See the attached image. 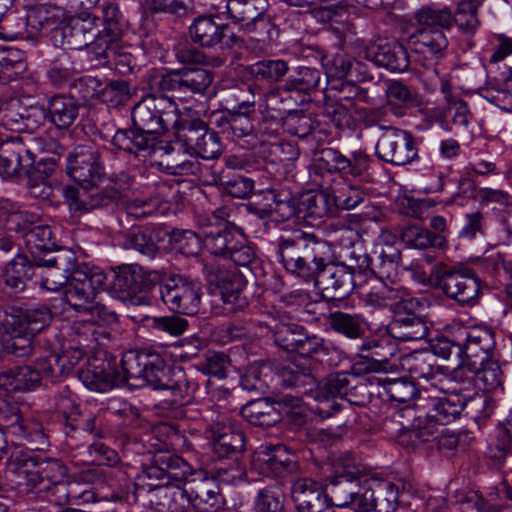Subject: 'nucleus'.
Returning <instances> with one entry per match:
<instances>
[{
	"label": "nucleus",
	"mask_w": 512,
	"mask_h": 512,
	"mask_svg": "<svg viewBox=\"0 0 512 512\" xmlns=\"http://www.w3.org/2000/svg\"><path fill=\"white\" fill-rule=\"evenodd\" d=\"M254 471L248 470L244 464L238 460L230 462H221L215 468V477L222 484L239 485L245 482H253L257 479L253 477Z\"/></svg>",
	"instance_id": "bf43d9fd"
},
{
	"label": "nucleus",
	"mask_w": 512,
	"mask_h": 512,
	"mask_svg": "<svg viewBox=\"0 0 512 512\" xmlns=\"http://www.w3.org/2000/svg\"><path fill=\"white\" fill-rule=\"evenodd\" d=\"M214 80L213 73L205 68H184L150 76V86L162 92H171L172 98L183 101L193 95H204Z\"/></svg>",
	"instance_id": "0eeeda50"
},
{
	"label": "nucleus",
	"mask_w": 512,
	"mask_h": 512,
	"mask_svg": "<svg viewBox=\"0 0 512 512\" xmlns=\"http://www.w3.org/2000/svg\"><path fill=\"white\" fill-rule=\"evenodd\" d=\"M204 247L213 255L227 257L233 245H236L235 234L228 226H211L201 232Z\"/></svg>",
	"instance_id": "de8ad7c7"
},
{
	"label": "nucleus",
	"mask_w": 512,
	"mask_h": 512,
	"mask_svg": "<svg viewBox=\"0 0 512 512\" xmlns=\"http://www.w3.org/2000/svg\"><path fill=\"white\" fill-rule=\"evenodd\" d=\"M145 285V276L141 267L130 265L120 268L114 273L112 292L121 301L130 305L146 304L142 291Z\"/></svg>",
	"instance_id": "a878e982"
},
{
	"label": "nucleus",
	"mask_w": 512,
	"mask_h": 512,
	"mask_svg": "<svg viewBox=\"0 0 512 512\" xmlns=\"http://www.w3.org/2000/svg\"><path fill=\"white\" fill-rule=\"evenodd\" d=\"M11 316H4L0 334L2 335V350L4 354L15 357H26L33 351L34 335L18 325V320Z\"/></svg>",
	"instance_id": "c9c22d12"
},
{
	"label": "nucleus",
	"mask_w": 512,
	"mask_h": 512,
	"mask_svg": "<svg viewBox=\"0 0 512 512\" xmlns=\"http://www.w3.org/2000/svg\"><path fill=\"white\" fill-rule=\"evenodd\" d=\"M407 44L414 53L437 62L445 56L449 42L442 29L422 27L408 37Z\"/></svg>",
	"instance_id": "c756f323"
},
{
	"label": "nucleus",
	"mask_w": 512,
	"mask_h": 512,
	"mask_svg": "<svg viewBox=\"0 0 512 512\" xmlns=\"http://www.w3.org/2000/svg\"><path fill=\"white\" fill-rule=\"evenodd\" d=\"M359 57L391 72H404L410 64L406 48L396 40L370 42L360 51Z\"/></svg>",
	"instance_id": "6ab92c4d"
},
{
	"label": "nucleus",
	"mask_w": 512,
	"mask_h": 512,
	"mask_svg": "<svg viewBox=\"0 0 512 512\" xmlns=\"http://www.w3.org/2000/svg\"><path fill=\"white\" fill-rule=\"evenodd\" d=\"M66 476V468L58 461H48L39 466L35 471L27 474V486L32 493L47 490L55 482L63 480Z\"/></svg>",
	"instance_id": "c03bdc74"
},
{
	"label": "nucleus",
	"mask_w": 512,
	"mask_h": 512,
	"mask_svg": "<svg viewBox=\"0 0 512 512\" xmlns=\"http://www.w3.org/2000/svg\"><path fill=\"white\" fill-rule=\"evenodd\" d=\"M474 382L475 386L485 393H503V373L499 364L489 358L485 363L479 364L476 369L465 367L462 381L457 383Z\"/></svg>",
	"instance_id": "4c0bfd02"
},
{
	"label": "nucleus",
	"mask_w": 512,
	"mask_h": 512,
	"mask_svg": "<svg viewBox=\"0 0 512 512\" xmlns=\"http://www.w3.org/2000/svg\"><path fill=\"white\" fill-rule=\"evenodd\" d=\"M158 143V137L144 129H119L112 138V144L119 150L131 154H151Z\"/></svg>",
	"instance_id": "58836bf2"
},
{
	"label": "nucleus",
	"mask_w": 512,
	"mask_h": 512,
	"mask_svg": "<svg viewBox=\"0 0 512 512\" xmlns=\"http://www.w3.org/2000/svg\"><path fill=\"white\" fill-rule=\"evenodd\" d=\"M26 107L18 98H11L0 105V125L4 128L22 132L25 130L24 113Z\"/></svg>",
	"instance_id": "0e129e2a"
},
{
	"label": "nucleus",
	"mask_w": 512,
	"mask_h": 512,
	"mask_svg": "<svg viewBox=\"0 0 512 512\" xmlns=\"http://www.w3.org/2000/svg\"><path fill=\"white\" fill-rule=\"evenodd\" d=\"M480 5L479 0H461L458 3L453 22L457 24L460 30L465 33H474L480 26L477 10Z\"/></svg>",
	"instance_id": "338daca9"
},
{
	"label": "nucleus",
	"mask_w": 512,
	"mask_h": 512,
	"mask_svg": "<svg viewBox=\"0 0 512 512\" xmlns=\"http://www.w3.org/2000/svg\"><path fill=\"white\" fill-rule=\"evenodd\" d=\"M372 383L382 388V391L378 392L380 395L398 403H406L417 394L414 383L406 378H391L386 375L376 376Z\"/></svg>",
	"instance_id": "49530a36"
},
{
	"label": "nucleus",
	"mask_w": 512,
	"mask_h": 512,
	"mask_svg": "<svg viewBox=\"0 0 512 512\" xmlns=\"http://www.w3.org/2000/svg\"><path fill=\"white\" fill-rule=\"evenodd\" d=\"M66 11L54 4H41L33 7L27 14V22L41 29H57L65 23Z\"/></svg>",
	"instance_id": "3c124183"
},
{
	"label": "nucleus",
	"mask_w": 512,
	"mask_h": 512,
	"mask_svg": "<svg viewBox=\"0 0 512 512\" xmlns=\"http://www.w3.org/2000/svg\"><path fill=\"white\" fill-rule=\"evenodd\" d=\"M66 170L69 177L81 186H94L104 170L99 150L91 145L75 147L67 156Z\"/></svg>",
	"instance_id": "a211bd4d"
},
{
	"label": "nucleus",
	"mask_w": 512,
	"mask_h": 512,
	"mask_svg": "<svg viewBox=\"0 0 512 512\" xmlns=\"http://www.w3.org/2000/svg\"><path fill=\"white\" fill-rule=\"evenodd\" d=\"M121 364L128 377L143 380L155 390H169L176 399L189 397L196 389V384L187 380L183 368L167 366L156 351H129Z\"/></svg>",
	"instance_id": "20e7f679"
},
{
	"label": "nucleus",
	"mask_w": 512,
	"mask_h": 512,
	"mask_svg": "<svg viewBox=\"0 0 512 512\" xmlns=\"http://www.w3.org/2000/svg\"><path fill=\"white\" fill-rule=\"evenodd\" d=\"M279 261L290 273L315 286L329 299H341L362 285L365 277L344 264L329 263L330 246L314 234L295 230L277 240Z\"/></svg>",
	"instance_id": "f257e3e1"
},
{
	"label": "nucleus",
	"mask_w": 512,
	"mask_h": 512,
	"mask_svg": "<svg viewBox=\"0 0 512 512\" xmlns=\"http://www.w3.org/2000/svg\"><path fill=\"white\" fill-rule=\"evenodd\" d=\"M372 281L369 291L363 294V301L366 306L373 309L392 308L402 286H389L376 277H368Z\"/></svg>",
	"instance_id": "8fccbe9b"
},
{
	"label": "nucleus",
	"mask_w": 512,
	"mask_h": 512,
	"mask_svg": "<svg viewBox=\"0 0 512 512\" xmlns=\"http://www.w3.org/2000/svg\"><path fill=\"white\" fill-rule=\"evenodd\" d=\"M192 474V466L182 457L170 452L156 453L145 469L151 501L166 512L194 511L204 501L203 497L193 496L179 484Z\"/></svg>",
	"instance_id": "f03ea898"
},
{
	"label": "nucleus",
	"mask_w": 512,
	"mask_h": 512,
	"mask_svg": "<svg viewBox=\"0 0 512 512\" xmlns=\"http://www.w3.org/2000/svg\"><path fill=\"white\" fill-rule=\"evenodd\" d=\"M240 413L250 424L260 427H271L280 420V414L263 399L249 402L242 407Z\"/></svg>",
	"instance_id": "5fc2aeb1"
},
{
	"label": "nucleus",
	"mask_w": 512,
	"mask_h": 512,
	"mask_svg": "<svg viewBox=\"0 0 512 512\" xmlns=\"http://www.w3.org/2000/svg\"><path fill=\"white\" fill-rule=\"evenodd\" d=\"M252 41L270 44L278 36V30L266 12L240 28Z\"/></svg>",
	"instance_id": "e2e57ef3"
},
{
	"label": "nucleus",
	"mask_w": 512,
	"mask_h": 512,
	"mask_svg": "<svg viewBox=\"0 0 512 512\" xmlns=\"http://www.w3.org/2000/svg\"><path fill=\"white\" fill-rule=\"evenodd\" d=\"M369 157L362 151L346 157L333 148H323L314 153L309 165L311 182L323 191L330 190L334 174L357 177L366 169Z\"/></svg>",
	"instance_id": "423d86ee"
},
{
	"label": "nucleus",
	"mask_w": 512,
	"mask_h": 512,
	"mask_svg": "<svg viewBox=\"0 0 512 512\" xmlns=\"http://www.w3.org/2000/svg\"><path fill=\"white\" fill-rule=\"evenodd\" d=\"M331 328L350 339L360 338L364 331V319L359 314L335 311L329 315Z\"/></svg>",
	"instance_id": "4d7b16f0"
},
{
	"label": "nucleus",
	"mask_w": 512,
	"mask_h": 512,
	"mask_svg": "<svg viewBox=\"0 0 512 512\" xmlns=\"http://www.w3.org/2000/svg\"><path fill=\"white\" fill-rule=\"evenodd\" d=\"M323 67L328 81L347 78L349 81L364 82L373 78L365 63L345 53L324 57Z\"/></svg>",
	"instance_id": "c85d7f7f"
},
{
	"label": "nucleus",
	"mask_w": 512,
	"mask_h": 512,
	"mask_svg": "<svg viewBox=\"0 0 512 512\" xmlns=\"http://www.w3.org/2000/svg\"><path fill=\"white\" fill-rule=\"evenodd\" d=\"M81 382L90 390L105 392L113 387L124 385L130 377L123 370V375L117 372L109 363L88 361L87 365L77 371Z\"/></svg>",
	"instance_id": "cd10ccee"
},
{
	"label": "nucleus",
	"mask_w": 512,
	"mask_h": 512,
	"mask_svg": "<svg viewBox=\"0 0 512 512\" xmlns=\"http://www.w3.org/2000/svg\"><path fill=\"white\" fill-rule=\"evenodd\" d=\"M34 155L20 137L5 139L0 146V176L4 180L31 173Z\"/></svg>",
	"instance_id": "4be33fe9"
},
{
	"label": "nucleus",
	"mask_w": 512,
	"mask_h": 512,
	"mask_svg": "<svg viewBox=\"0 0 512 512\" xmlns=\"http://www.w3.org/2000/svg\"><path fill=\"white\" fill-rule=\"evenodd\" d=\"M81 103L72 95L58 94L48 101V114L52 124L59 129H68L79 117Z\"/></svg>",
	"instance_id": "ea45409f"
},
{
	"label": "nucleus",
	"mask_w": 512,
	"mask_h": 512,
	"mask_svg": "<svg viewBox=\"0 0 512 512\" xmlns=\"http://www.w3.org/2000/svg\"><path fill=\"white\" fill-rule=\"evenodd\" d=\"M75 257L71 254H58L46 259L43 265L36 268L42 269L40 285L48 291H58L64 285L67 286L71 274L76 269Z\"/></svg>",
	"instance_id": "72a5a7b5"
},
{
	"label": "nucleus",
	"mask_w": 512,
	"mask_h": 512,
	"mask_svg": "<svg viewBox=\"0 0 512 512\" xmlns=\"http://www.w3.org/2000/svg\"><path fill=\"white\" fill-rule=\"evenodd\" d=\"M27 70L25 53L13 46L0 45V83L18 81Z\"/></svg>",
	"instance_id": "79ce46f5"
},
{
	"label": "nucleus",
	"mask_w": 512,
	"mask_h": 512,
	"mask_svg": "<svg viewBox=\"0 0 512 512\" xmlns=\"http://www.w3.org/2000/svg\"><path fill=\"white\" fill-rule=\"evenodd\" d=\"M116 322V313L105 306H96L91 313H84L83 318L72 324V340L77 346L94 353L109 340V326Z\"/></svg>",
	"instance_id": "9d476101"
},
{
	"label": "nucleus",
	"mask_w": 512,
	"mask_h": 512,
	"mask_svg": "<svg viewBox=\"0 0 512 512\" xmlns=\"http://www.w3.org/2000/svg\"><path fill=\"white\" fill-rule=\"evenodd\" d=\"M161 299L170 311L185 315L198 312L203 295L200 281L185 275L174 274L159 285Z\"/></svg>",
	"instance_id": "9b49d317"
},
{
	"label": "nucleus",
	"mask_w": 512,
	"mask_h": 512,
	"mask_svg": "<svg viewBox=\"0 0 512 512\" xmlns=\"http://www.w3.org/2000/svg\"><path fill=\"white\" fill-rule=\"evenodd\" d=\"M329 194L333 196L335 204L345 210L357 207L365 196L363 190L358 186L348 183H344L338 189H334L332 186L330 190H326V193H320L310 199V203L313 202V206H309L312 216L322 218L329 213V209L326 207Z\"/></svg>",
	"instance_id": "2f4dec72"
},
{
	"label": "nucleus",
	"mask_w": 512,
	"mask_h": 512,
	"mask_svg": "<svg viewBox=\"0 0 512 512\" xmlns=\"http://www.w3.org/2000/svg\"><path fill=\"white\" fill-rule=\"evenodd\" d=\"M4 316H11L18 320V325L26 331L35 335L46 327L52 320V314L48 307L37 306L26 310L12 309L6 312Z\"/></svg>",
	"instance_id": "09e8293b"
},
{
	"label": "nucleus",
	"mask_w": 512,
	"mask_h": 512,
	"mask_svg": "<svg viewBox=\"0 0 512 512\" xmlns=\"http://www.w3.org/2000/svg\"><path fill=\"white\" fill-rule=\"evenodd\" d=\"M102 22L103 29L97 31V45H99L100 51H97L96 54L105 56L109 53V49H112L111 45L114 41H119L126 26L124 16L116 2L107 1L103 4Z\"/></svg>",
	"instance_id": "e433bc0d"
},
{
	"label": "nucleus",
	"mask_w": 512,
	"mask_h": 512,
	"mask_svg": "<svg viewBox=\"0 0 512 512\" xmlns=\"http://www.w3.org/2000/svg\"><path fill=\"white\" fill-rule=\"evenodd\" d=\"M34 266L25 255L15 256L6 266L3 273L4 283L15 291H22L34 274Z\"/></svg>",
	"instance_id": "864d4df0"
},
{
	"label": "nucleus",
	"mask_w": 512,
	"mask_h": 512,
	"mask_svg": "<svg viewBox=\"0 0 512 512\" xmlns=\"http://www.w3.org/2000/svg\"><path fill=\"white\" fill-rule=\"evenodd\" d=\"M440 91L446 103L444 117L447 123H451L458 129L466 130L472 118L466 102L457 93H454L452 85L446 78L440 80Z\"/></svg>",
	"instance_id": "a19ab883"
},
{
	"label": "nucleus",
	"mask_w": 512,
	"mask_h": 512,
	"mask_svg": "<svg viewBox=\"0 0 512 512\" xmlns=\"http://www.w3.org/2000/svg\"><path fill=\"white\" fill-rule=\"evenodd\" d=\"M99 18L85 13V17L78 19L70 26L62 27L64 43L69 49L80 50L91 45V50L96 55L100 51L97 45V29Z\"/></svg>",
	"instance_id": "f704fd0d"
},
{
	"label": "nucleus",
	"mask_w": 512,
	"mask_h": 512,
	"mask_svg": "<svg viewBox=\"0 0 512 512\" xmlns=\"http://www.w3.org/2000/svg\"><path fill=\"white\" fill-rule=\"evenodd\" d=\"M402 366L411 377L427 381L431 387L438 391H448L449 384L455 382L452 376L446 375L436 365L434 355L427 351H415L406 355L402 360Z\"/></svg>",
	"instance_id": "412c9836"
},
{
	"label": "nucleus",
	"mask_w": 512,
	"mask_h": 512,
	"mask_svg": "<svg viewBox=\"0 0 512 512\" xmlns=\"http://www.w3.org/2000/svg\"><path fill=\"white\" fill-rule=\"evenodd\" d=\"M441 392L444 395H429L426 398L424 415L417 416L411 426L400 422L404 412L397 411L390 419L385 420V429L403 445L414 446L418 442L427 441L433 434L435 426L454 422L467 405L466 398L457 393L450 385L448 391Z\"/></svg>",
	"instance_id": "7ed1b4c3"
},
{
	"label": "nucleus",
	"mask_w": 512,
	"mask_h": 512,
	"mask_svg": "<svg viewBox=\"0 0 512 512\" xmlns=\"http://www.w3.org/2000/svg\"><path fill=\"white\" fill-rule=\"evenodd\" d=\"M52 363L45 358L37 359L30 365L17 367L0 374V388L4 390H30L37 387L42 379L51 378Z\"/></svg>",
	"instance_id": "5701e85b"
},
{
	"label": "nucleus",
	"mask_w": 512,
	"mask_h": 512,
	"mask_svg": "<svg viewBox=\"0 0 512 512\" xmlns=\"http://www.w3.org/2000/svg\"><path fill=\"white\" fill-rule=\"evenodd\" d=\"M416 22L423 27L449 29L453 23V14L449 7L426 6L415 13Z\"/></svg>",
	"instance_id": "052dcab7"
},
{
	"label": "nucleus",
	"mask_w": 512,
	"mask_h": 512,
	"mask_svg": "<svg viewBox=\"0 0 512 512\" xmlns=\"http://www.w3.org/2000/svg\"><path fill=\"white\" fill-rule=\"evenodd\" d=\"M291 496L298 512H334L326 489L310 478H298L291 486Z\"/></svg>",
	"instance_id": "bb28decb"
},
{
	"label": "nucleus",
	"mask_w": 512,
	"mask_h": 512,
	"mask_svg": "<svg viewBox=\"0 0 512 512\" xmlns=\"http://www.w3.org/2000/svg\"><path fill=\"white\" fill-rule=\"evenodd\" d=\"M351 389L350 379L347 374L337 373L329 375L325 382L314 392V398L319 405L314 411L321 418H329L341 409V405L336 401L337 398H348ZM351 401L350 399H347Z\"/></svg>",
	"instance_id": "b1692460"
},
{
	"label": "nucleus",
	"mask_w": 512,
	"mask_h": 512,
	"mask_svg": "<svg viewBox=\"0 0 512 512\" xmlns=\"http://www.w3.org/2000/svg\"><path fill=\"white\" fill-rule=\"evenodd\" d=\"M401 254L396 246V236L388 231H383L373 242L371 254L364 255L361 263L358 264L359 277H380L389 278L398 268Z\"/></svg>",
	"instance_id": "4468645a"
},
{
	"label": "nucleus",
	"mask_w": 512,
	"mask_h": 512,
	"mask_svg": "<svg viewBox=\"0 0 512 512\" xmlns=\"http://www.w3.org/2000/svg\"><path fill=\"white\" fill-rule=\"evenodd\" d=\"M438 286L448 298L462 306H474L481 297L482 282L468 267L453 266L444 270L439 277Z\"/></svg>",
	"instance_id": "ddd939ff"
},
{
	"label": "nucleus",
	"mask_w": 512,
	"mask_h": 512,
	"mask_svg": "<svg viewBox=\"0 0 512 512\" xmlns=\"http://www.w3.org/2000/svg\"><path fill=\"white\" fill-rule=\"evenodd\" d=\"M459 340L462 349H458L460 363L452 372L455 381H462L465 367L476 369L479 364L491 358L496 346L493 329L482 325H459Z\"/></svg>",
	"instance_id": "6e6552de"
},
{
	"label": "nucleus",
	"mask_w": 512,
	"mask_h": 512,
	"mask_svg": "<svg viewBox=\"0 0 512 512\" xmlns=\"http://www.w3.org/2000/svg\"><path fill=\"white\" fill-rule=\"evenodd\" d=\"M158 90L144 96L132 109V122L134 127L144 129L157 136L170 129L176 132L182 124L177 104L171 96Z\"/></svg>",
	"instance_id": "39448f33"
},
{
	"label": "nucleus",
	"mask_w": 512,
	"mask_h": 512,
	"mask_svg": "<svg viewBox=\"0 0 512 512\" xmlns=\"http://www.w3.org/2000/svg\"><path fill=\"white\" fill-rule=\"evenodd\" d=\"M230 19L241 28L267 11V0H221Z\"/></svg>",
	"instance_id": "37998d69"
},
{
	"label": "nucleus",
	"mask_w": 512,
	"mask_h": 512,
	"mask_svg": "<svg viewBox=\"0 0 512 512\" xmlns=\"http://www.w3.org/2000/svg\"><path fill=\"white\" fill-rule=\"evenodd\" d=\"M389 329L391 334L401 341L420 340L428 333L425 319L418 314L411 317H404L403 314L393 316Z\"/></svg>",
	"instance_id": "a18cd8bd"
},
{
	"label": "nucleus",
	"mask_w": 512,
	"mask_h": 512,
	"mask_svg": "<svg viewBox=\"0 0 512 512\" xmlns=\"http://www.w3.org/2000/svg\"><path fill=\"white\" fill-rule=\"evenodd\" d=\"M399 491L391 482L367 480L362 496L360 512H393L398 504Z\"/></svg>",
	"instance_id": "7c9ffc66"
},
{
	"label": "nucleus",
	"mask_w": 512,
	"mask_h": 512,
	"mask_svg": "<svg viewBox=\"0 0 512 512\" xmlns=\"http://www.w3.org/2000/svg\"><path fill=\"white\" fill-rule=\"evenodd\" d=\"M77 72L71 57L67 53H61L52 62L47 71V78L54 87H63L69 83Z\"/></svg>",
	"instance_id": "774afa93"
},
{
	"label": "nucleus",
	"mask_w": 512,
	"mask_h": 512,
	"mask_svg": "<svg viewBox=\"0 0 512 512\" xmlns=\"http://www.w3.org/2000/svg\"><path fill=\"white\" fill-rule=\"evenodd\" d=\"M387 108L397 117L407 113V105L414 101L409 88L399 81H393L386 90Z\"/></svg>",
	"instance_id": "69168bd1"
},
{
	"label": "nucleus",
	"mask_w": 512,
	"mask_h": 512,
	"mask_svg": "<svg viewBox=\"0 0 512 512\" xmlns=\"http://www.w3.org/2000/svg\"><path fill=\"white\" fill-rule=\"evenodd\" d=\"M459 188L463 193L471 192V196L476 199L481 205H488L490 203H497L507 206L511 203L510 195L499 189H492L489 187L476 188L473 181L463 178L459 181Z\"/></svg>",
	"instance_id": "680f3d73"
},
{
	"label": "nucleus",
	"mask_w": 512,
	"mask_h": 512,
	"mask_svg": "<svg viewBox=\"0 0 512 512\" xmlns=\"http://www.w3.org/2000/svg\"><path fill=\"white\" fill-rule=\"evenodd\" d=\"M90 352L85 349L75 346L69 347L61 354H51L45 357V360H49L52 363L51 379H56L60 376H65L73 373L75 368L84 360L85 356Z\"/></svg>",
	"instance_id": "6e6d98bb"
},
{
	"label": "nucleus",
	"mask_w": 512,
	"mask_h": 512,
	"mask_svg": "<svg viewBox=\"0 0 512 512\" xmlns=\"http://www.w3.org/2000/svg\"><path fill=\"white\" fill-rule=\"evenodd\" d=\"M294 467L289 451L281 444H262L251 457V471L263 476L282 477Z\"/></svg>",
	"instance_id": "aec40b11"
},
{
	"label": "nucleus",
	"mask_w": 512,
	"mask_h": 512,
	"mask_svg": "<svg viewBox=\"0 0 512 512\" xmlns=\"http://www.w3.org/2000/svg\"><path fill=\"white\" fill-rule=\"evenodd\" d=\"M238 414L217 412L210 417L209 431L211 434L213 451L219 457H228L241 452L245 446V436L237 424Z\"/></svg>",
	"instance_id": "f3484780"
},
{
	"label": "nucleus",
	"mask_w": 512,
	"mask_h": 512,
	"mask_svg": "<svg viewBox=\"0 0 512 512\" xmlns=\"http://www.w3.org/2000/svg\"><path fill=\"white\" fill-rule=\"evenodd\" d=\"M177 143L189 155L205 160L218 158L223 145L217 132L201 120L182 122L176 133Z\"/></svg>",
	"instance_id": "f8f14e48"
},
{
	"label": "nucleus",
	"mask_w": 512,
	"mask_h": 512,
	"mask_svg": "<svg viewBox=\"0 0 512 512\" xmlns=\"http://www.w3.org/2000/svg\"><path fill=\"white\" fill-rule=\"evenodd\" d=\"M400 236L408 247L415 249H442L447 243V239L440 235H432L430 230L417 225H407L402 229Z\"/></svg>",
	"instance_id": "603ef678"
},
{
	"label": "nucleus",
	"mask_w": 512,
	"mask_h": 512,
	"mask_svg": "<svg viewBox=\"0 0 512 512\" xmlns=\"http://www.w3.org/2000/svg\"><path fill=\"white\" fill-rule=\"evenodd\" d=\"M22 414V407L8 390H0V426L11 433H23V426L17 424Z\"/></svg>",
	"instance_id": "13d9d810"
},
{
	"label": "nucleus",
	"mask_w": 512,
	"mask_h": 512,
	"mask_svg": "<svg viewBox=\"0 0 512 512\" xmlns=\"http://www.w3.org/2000/svg\"><path fill=\"white\" fill-rule=\"evenodd\" d=\"M375 153L379 159L387 163L404 166L418 158V147L409 131L385 127L377 141Z\"/></svg>",
	"instance_id": "2eb2a0df"
},
{
	"label": "nucleus",
	"mask_w": 512,
	"mask_h": 512,
	"mask_svg": "<svg viewBox=\"0 0 512 512\" xmlns=\"http://www.w3.org/2000/svg\"><path fill=\"white\" fill-rule=\"evenodd\" d=\"M209 285H214L224 303L241 306L242 278L233 272L222 269L218 264L207 263L203 267Z\"/></svg>",
	"instance_id": "473e14b6"
},
{
	"label": "nucleus",
	"mask_w": 512,
	"mask_h": 512,
	"mask_svg": "<svg viewBox=\"0 0 512 512\" xmlns=\"http://www.w3.org/2000/svg\"><path fill=\"white\" fill-rule=\"evenodd\" d=\"M367 480L345 476L331 477L325 486L330 507H351L354 511L360 512V500L365 492Z\"/></svg>",
	"instance_id": "393cba45"
},
{
	"label": "nucleus",
	"mask_w": 512,
	"mask_h": 512,
	"mask_svg": "<svg viewBox=\"0 0 512 512\" xmlns=\"http://www.w3.org/2000/svg\"><path fill=\"white\" fill-rule=\"evenodd\" d=\"M107 281L106 274L98 267L79 265L71 274L65 290V301L74 310L82 313H91L96 306L98 291L103 290Z\"/></svg>",
	"instance_id": "1a4fd4ad"
},
{
	"label": "nucleus",
	"mask_w": 512,
	"mask_h": 512,
	"mask_svg": "<svg viewBox=\"0 0 512 512\" xmlns=\"http://www.w3.org/2000/svg\"><path fill=\"white\" fill-rule=\"evenodd\" d=\"M189 33L192 41L204 48L226 50L238 42L230 25L212 15L196 17L189 27Z\"/></svg>",
	"instance_id": "dca6fc26"
}]
</instances>
